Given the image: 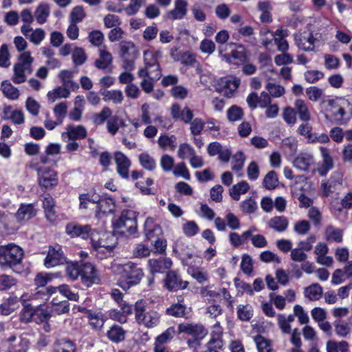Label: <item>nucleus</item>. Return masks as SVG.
I'll return each mask as SVG.
<instances>
[{
    "mask_svg": "<svg viewBox=\"0 0 352 352\" xmlns=\"http://www.w3.org/2000/svg\"><path fill=\"white\" fill-rule=\"evenodd\" d=\"M258 352H275L271 340L263 336L257 335L254 338Z\"/></svg>",
    "mask_w": 352,
    "mask_h": 352,
    "instance_id": "79ce46f5",
    "label": "nucleus"
},
{
    "mask_svg": "<svg viewBox=\"0 0 352 352\" xmlns=\"http://www.w3.org/2000/svg\"><path fill=\"white\" fill-rule=\"evenodd\" d=\"M38 183L45 188H52L58 184L57 173L47 168H38Z\"/></svg>",
    "mask_w": 352,
    "mask_h": 352,
    "instance_id": "f8f14e48",
    "label": "nucleus"
},
{
    "mask_svg": "<svg viewBox=\"0 0 352 352\" xmlns=\"http://www.w3.org/2000/svg\"><path fill=\"white\" fill-rule=\"evenodd\" d=\"M162 58V52L160 50H145L144 52V61L145 65L152 69L153 77L152 80H157L162 76L159 60Z\"/></svg>",
    "mask_w": 352,
    "mask_h": 352,
    "instance_id": "6e6552de",
    "label": "nucleus"
},
{
    "mask_svg": "<svg viewBox=\"0 0 352 352\" xmlns=\"http://www.w3.org/2000/svg\"><path fill=\"white\" fill-rule=\"evenodd\" d=\"M148 266L152 275L156 273H164L171 267L172 261L166 257L151 258L148 261Z\"/></svg>",
    "mask_w": 352,
    "mask_h": 352,
    "instance_id": "a211bd4d",
    "label": "nucleus"
},
{
    "mask_svg": "<svg viewBox=\"0 0 352 352\" xmlns=\"http://www.w3.org/2000/svg\"><path fill=\"white\" fill-rule=\"evenodd\" d=\"M125 331L119 325L114 324L107 331V336L108 338L114 342H120L124 340Z\"/></svg>",
    "mask_w": 352,
    "mask_h": 352,
    "instance_id": "37998d69",
    "label": "nucleus"
},
{
    "mask_svg": "<svg viewBox=\"0 0 352 352\" xmlns=\"http://www.w3.org/2000/svg\"><path fill=\"white\" fill-rule=\"evenodd\" d=\"M100 94L102 96L104 101L112 102L115 104H121L124 100L123 94L120 90L100 89Z\"/></svg>",
    "mask_w": 352,
    "mask_h": 352,
    "instance_id": "7c9ffc66",
    "label": "nucleus"
},
{
    "mask_svg": "<svg viewBox=\"0 0 352 352\" xmlns=\"http://www.w3.org/2000/svg\"><path fill=\"white\" fill-rule=\"evenodd\" d=\"M206 345L219 349V350L222 349L223 346V334L211 331L210 338Z\"/></svg>",
    "mask_w": 352,
    "mask_h": 352,
    "instance_id": "e2e57ef3",
    "label": "nucleus"
},
{
    "mask_svg": "<svg viewBox=\"0 0 352 352\" xmlns=\"http://www.w3.org/2000/svg\"><path fill=\"white\" fill-rule=\"evenodd\" d=\"M69 95L70 90L67 89L66 87L60 86L52 91H49L47 93V98L49 100L53 102L59 98H67Z\"/></svg>",
    "mask_w": 352,
    "mask_h": 352,
    "instance_id": "49530a36",
    "label": "nucleus"
},
{
    "mask_svg": "<svg viewBox=\"0 0 352 352\" xmlns=\"http://www.w3.org/2000/svg\"><path fill=\"white\" fill-rule=\"evenodd\" d=\"M72 60L75 65H82L87 60V55L81 47H76L72 52Z\"/></svg>",
    "mask_w": 352,
    "mask_h": 352,
    "instance_id": "0e129e2a",
    "label": "nucleus"
},
{
    "mask_svg": "<svg viewBox=\"0 0 352 352\" xmlns=\"http://www.w3.org/2000/svg\"><path fill=\"white\" fill-rule=\"evenodd\" d=\"M67 103L62 102L57 104L54 108L56 119L59 123H62L67 113Z\"/></svg>",
    "mask_w": 352,
    "mask_h": 352,
    "instance_id": "bf43d9fd",
    "label": "nucleus"
},
{
    "mask_svg": "<svg viewBox=\"0 0 352 352\" xmlns=\"http://www.w3.org/2000/svg\"><path fill=\"white\" fill-rule=\"evenodd\" d=\"M23 250L15 244L0 246V265L4 267L14 268L21 263Z\"/></svg>",
    "mask_w": 352,
    "mask_h": 352,
    "instance_id": "7ed1b4c3",
    "label": "nucleus"
},
{
    "mask_svg": "<svg viewBox=\"0 0 352 352\" xmlns=\"http://www.w3.org/2000/svg\"><path fill=\"white\" fill-rule=\"evenodd\" d=\"M93 248L97 251L110 253L116 247V239L113 234L107 232H99L94 230L90 239Z\"/></svg>",
    "mask_w": 352,
    "mask_h": 352,
    "instance_id": "39448f33",
    "label": "nucleus"
},
{
    "mask_svg": "<svg viewBox=\"0 0 352 352\" xmlns=\"http://www.w3.org/2000/svg\"><path fill=\"white\" fill-rule=\"evenodd\" d=\"M240 208L244 213L252 214L257 210L258 206L254 199L250 197L240 204Z\"/></svg>",
    "mask_w": 352,
    "mask_h": 352,
    "instance_id": "4d7b16f0",
    "label": "nucleus"
},
{
    "mask_svg": "<svg viewBox=\"0 0 352 352\" xmlns=\"http://www.w3.org/2000/svg\"><path fill=\"white\" fill-rule=\"evenodd\" d=\"M111 110L109 107H104L99 113H96L93 116V122L96 125L102 124L111 116Z\"/></svg>",
    "mask_w": 352,
    "mask_h": 352,
    "instance_id": "052dcab7",
    "label": "nucleus"
},
{
    "mask_svg": "<svg viewBox=\"0 0 352 352\" xmlns=\"http://www.w3.org/2000/svg\"><path fill=\"white\" fill-rule=\"evenodd\" d=\"M88 318L90 324L96 329H101L105 322V317L101 312H92L89 311Z\"/></svg>",
    "mask_w": 352,
    "mask_h": 352,
    "instance_id": "09e8293b",
    "label": "nucleus"
},
{
    "mask_svg": "<svg viewBox=\"0 0 352 352\" xmlns=\"http://www.w3.org/2000/svg\"><path fill=\"white\" fill-rule=\"evenodd\" d=\"M314 162V157L311 153H300L294 160L293 164L297 169L307 172L309 170Z\"/></svg>",
    "mask_w": 352,
    "mask_h": 352,
    "instance_id": "393cba45",
    "label": "nucleus"
},
{
    "mask_svg": "<svg viewBox=\"0 0 352 352\" xmlns=\"http://www.w3.org/2000/svg\"><path fill=\"white\" fill-rule=\"evenodd\" d=\"M345 103H348V101L343 98L323 100L321 105L324 111L325 118L333 120L339 125L346 124L348 120L344 118L346 111L344 104Z\"/></svg>",
    "mask_w": 352,
    "mask_h": 352,
    "instance_id": "f03ea898",
    "label": "nucleus"
},
{
    "mask_svg": "<svg viewBox=\"0 0 352 352\" xmlns=\"http://www.w3.org/2000/svg\"><path fill=\"white\" fill-rule=\"evenodd\" d=\"M189 124H190V133L194 136L200 135L205 126V122L199 118H196L195 119L192 118V121Z\"/></svg>",
    "mask_w": 352,
    "mask_h": 352,
    "instance_id": "69168bd1",
    "label": "nucleus"
},
{
    "mask_svg": "<svg viewBox=\"0 0 352 352\" xmlns=\"http://www.w3.org/2000/svg\"><path fill=\"white\" fill-rule=\"evenodd\" d=\"M173 173L176 177H182L186 180L190 179V174L184 162L178 163L175 166Z\"/></svg>",
    "mask_w": 352,
    "mask_h": 352,
    "instance_id": "680f3d73",
    "label": "nucleus"
},
{
    "mask_svg": "<svg viewBox=\"0 0 352 352\" xmlns=\"http://www.w3.org/2000/svg\"><path fill=\"white\" fill-rule=\"evenodd\" d=\"M29 344L28 339L12 336L7 340V350L8 352H27Z\"/></svg>",
    "mask_w": 352,
    "mask_h": 352,
    "instance_id": "4be33fe9",
    "label": "nucleus"
},
{
    "mask_svg": "<svg viewBox=\"0 0 352 352\" xmlns=\"http://www.w3.org/2000/svg\"><path fill=\"white\" fill-rule=\"evenodd\" d=\"M176 138L174 135L168 136L166 135H160L158 138L157 143L160 148L166 149L169 147L171 150H174L175 146Z\"/></svg>",
    "mask_w": 352,
    "mask_h": 352,
    "instance_id": "6e6d98bb",
    "label": "nucleus"
},
{
    "mask_svg": "<svg viewBox=\"0 0 352 352\" xmlns=\"http://www.w3.org/2000/svg\"><path fill=\"white\" fill-rule=\"evenodd\" d=\"M115 162L117 166L118 173L123 178H129V169L131 166V161L122 152L118 151L114 154Z\"/></svg>",
    "mask_w": 352,
    "mask_h": 352,
    "instance_id": "b1692460",
    "label": "nucleus"
},
{
    "mask_svg": "<svg viewBox=\"0 0 352 352\" xmlns=\"http://www.w3.org/2000/svg\"><path fill=\"white\" fill-rule=\"evenodd\" d=\"M35 309L30 305H25L19 314V320L24 323L31 322L34 316Z\"/></svg>",
    "mask_w": 352,
    "mask_h": 352,
    "instance_id": "13d9d810",
    "label": "nucleus"
},
{
    "mask_svg": "<svg viewBox=\"0 0 352 352\" xmlns=\"http://www.w3.org/2000/svg\"><path fill=\"white\" fill-rule=\"evenodd\" d=\"M144 227L145 236L148 240H153L162 232L161 228L155 223L154 219L151 217L146 218Z\"/></svg>",
    "mask_w": 352,
    "mask_h": 352,
    "instance_id": "2f4dec72",
    "label": "nucleus"
},
{
    "mask_svg": "<svg viewBox=\"0 0 352 352\" xmlns=\"http://www.w3.org/2000/svg\"><path fill=\"white\" fill-rule=\"evenodd\" d=\"M96 203L97 204L96 216L98 218L101 214L112 213L116 208L113 199L109 197L101 198L96 200Z\"/></svg>",
    "mask_w": 352,
    "mask_h": 352,
    "instance_id": "a878e982",
    "label": "nucleus"
},
{
    "mask_svg": "<svg viewBox=\"0 0 352 352\" xmlns=\"http://www.w3.org/2000/svg\"><path fill=\"white\" fill-rule=\"evenodd\" d=\"M170 114L175 120H181L185 124L190 123L194 116L192 111L188 107L183 109L181 108L180 104L174 103L170 107Z\"/></svg>",
    "mask_w": 352,
    "mask_h": 352,
    "instance_id": "f3484780",
    "label": "nucleus"
},
{
    "mask_svg": "<svg viewBox=\"0 0 352 352\" xmlns=\"http://www.w3.org/2000/svg\"><path fill=\"white\" fill-rule=\"evenodd\" d=\"M320 153L322 157V162L318 171L322 176L327 175V172L333 168V162L329 151L327 148L321 147Z\"/></svg>",
    "mask_w": 352,
    "mask_h": 352,
    "instance_id": "c85d7f7f",
    "label": "nucleus"
},
{
    "mask_svg": "<svg viewBox=\"0 0 352 352\" xmlns=\"http://www.w3.org/2000/svg\"><path fill=\"white\" fill-rule=\"evenodd\" d=\"M69 303L67 300L60 301L59 302L52 303L51 308L52 316L61 315L69 312Z\"/></svg>",
    "mask_w": 352,
    "mask_h": 352,
    "instance_id": "603ef678",
    "label": "nucleus"
},
{
    "mask_svg": "<svg viewBox=\"0 0 352 352\" xmlns=\"http://www.w3.org/2000/svg\"><path fill=\"white\" fill-rule=\"evenodd\" d=\"M226 114L228 120L231 122L242 120L244 116L243 109L236 105H232L227 110Z\"/></svg>",
    "mask_w": 352,
    "mask_h": 352,
    "instance_id": "8fccbe9b",
    "label": "nucleus"
},
{
    "mask_svg": "<svg viewBox=\"0 0 352 352\" xmlns=\"http://www.w3.org/2000/svg\"><path fill=\"white\" fill-rule=\"evenodd\" d=\"M178 331L181 333H184L191 336L195 340H201L207 334V331L203 325L188 322L179 324Z\"/></svg>",
    "mask_w": 352,
    "mask_h": 352,
    "instance_id": "4468645a",
    "label": "nucleus"
},
{
    "mask_svg": "<svg viewBox=\"0 0 352 352\" xmlns=\"http://www.w3.org/2000/svg\"><path fill=\"white\" fill-rule=\"evenodd\" d=\"M137 213L131 210H124L119 217L113 221V227L115 230H121L127 234H135L137 231Z\"/></svg>",
    "mask_w": 352,
    "mask_h": 352,
    "instance_id": "423d86ee",
    "label": "nucleus"
},
{
    "mask_svg": "<svg viewBox=\"0 0 352 352\" xmlns=\"http://www.w3.org/2000/svg\"><path fill=\"white\" fill-rule=\"evenodd\" d=\"M322 287L318 283H313L305 288L304 294L311 301L320 299L322 295Z\"/></svg>",
    "mask_w": 352,
    "mask_h": 352,
    "instance_id": "ea45409f",
    "label": "nucleus"
},
{
    "mask_svg": "<svg viewBox=\"0 0 352 352\" xmlns=\"http://www.w3.org/2000/svg\"><path fill=\"white\" fill-rule=\"evenodd\" d=\"M50 14V7L47 3H41L36 7L34 16L39 24L45 23Z\"/></svg>",
    "mask_w": 352,
    "mask_h": 352,
    "instance_id": "f704fd0d",
    "label": "nucleus"
},
{
    "mask_svg": "<svg viewBox=\"0 0 352 352\" xmlns=\"http://www.w3.org/2000/svg\"><path fill=\"white\" fill-rule=\"evenodd\" d=\"M65 136L70 140L84 139L87 136V130L82 125H69L67 127V131L62 133L63 138H65Z\"/></svg>",
    "mask_w": 352,
    "mask_h": 352,
    "instance_id": "cd10ccee",
    "label": "nucleus"
},
{
    "mask_svg": "<svg viewBox=\"0 0 352 352\" xmlns=\"http://www.w3.org/2000/svg\"><path fill=\"white\" fill-rule=\"evenodd\" d=\"M295 44L297 47L305 52H313L315 49V43L317 38L311 32H304L294 34Z\"/></svg>",
    "mask_w": 352,
    "mask_h": 352,
    "instance_id": "9b49d317",
    "label": "nucleus"
},
{
    "mask_svg": "<svg viewBox=\"0 0 352 352\" xmlns=\"http://www.w3.org/2000/svg\"><path fill=\"white\" fill-rule=\"evenodd\" d=\"M294 109L300 120L307 122L311 120V113L305 100L297 99L294 102Z\"/></svg>",
    "mask_w": 352,
    "mask_h": 352,
    "instance_id": "c756f323",
    "label": "nucleus"
},
{
    "mask_svg": "<svg viewBox=\"0 0 352 352\" xmlns=\"http://www.w3.org/2000/svg\"><path fill=\"white\" fill-rule=\"evenodd\" d=\"M1 89L3 96L9 100H16L20 96L19 89L14 87L9 80L2 81Z\"/></svg>",
    "mask_w": 352,
    "mask_h": 352,
    "instance_id": "72a5a7b5",
    "label": "nucleus"
},
{
    "mask_svg": "<svg viewBox=\"0 0 352 352\" xmlns=\"http://www.w3.org/2000/svg\"><path fill=\"white\" fill-rule=\"evenodd\" d=\"M325 236L327 241L341 243L342 241L343 231L329 225L325 229Z\"/></svg>",
    "mask_w": 352,
    "mask_h": 352,
    "instance_id": "c03bdc74",
    "label": "nucleus"
},
{
    "mask_svg": "<svg viewBox=\"0 0 352 352\" xmlns=\"http://www.w3.org/2000/svg\"><path fill=\"white\" fill-rule=\"evenodd\" d=\"M188 281H182L175 271H170L165 278V286L170 291L184 289L187 287Z\"/></svg>",
    "mask_w": 352,
    "mask_h": 352,
    "instance_id": "412c9836",
    "label": "nucleus"
},
{
    "mask_svg": "<svg viewBox=\"0 0 352 352\" xmlns=\"http://www.w3.org/2000/svg\"><path fill=\"white\" fill-rule=\"evenodd\" d=\"M194 148L188 143H182L179 146L177 156L182 160L190 158L195 153Z\"/></svg>",
    "mask_w": 352,
    "mask_h": 352,
    "instance_id": "5fc2aeb1",
    "label": "nucleus"
},
{
    "mask_svg": "<svg viewBox=\"0 0 352 352\" xmlns=\"http://www.w3.org/2000/svg\"><path fill=\"white\" fill-rule=\"evenodd\" d=\"M58 290L59 292L67 298L69 300L72 301H78L79 299V296L77 293L73 292L69 285L63 284L58 287H56V291Z\"/></svg>",
    "mask_w": 352,
    "mask_h": 352,
    "instance_id": "338daca9",
    "label": "nucleus"
},
{
    "mask_svg": "<svg viewBox=\"0 0 352 352\" xmlns=\"http://www.w3.org/2000/svg\"><path fill=\"white\" fill-rule=\"evenodd\" d=\"M120 56L124 58H135L137 50L132 41H123L120 43Z\"/></svg>",
    "mask_w": 352,
    "mask_h": 352,
    "instance_id": "a19ab883",
    "label": "nucleus"
},
{
    "mask_svg": "<svg viewBox=\"0 0 352 352\" xmlns=\"http://www.w3.org/2000/svg\"><path fill=\"white\" fill-rule=\"evenodd\" d=\"M188 2L186 0H175L174 8L166 12L167 19L171 21L181 20L187 14Z\"/></svg>",
    "mask_w": 352,
    "mask_h": 352,
    "instance_id": "5701e85b",
    "label": "nucleus"
},
{
    "mask_svg": "<svg viewBox=\"0 0 352 352\" xmlns=\"http://www.w3.org/2000/svg\"><path fill=\"white\" fill-rule=\"evenodd\" d=\"M135 320L138 324H144L147 328L157 326L160 320V315L154 310L145 311L142 302H137L135 307Z\"/></svg>",
    "mask_w": 352,
    "mask_h": 352,
    "instance_id": "0eeeda50",
    "label": "nucleus"
},
{
    "mask_svg": "<svg viewBox=\"0 0 352 352\" xmlns=\"http://www.w3.org/2000/svg\"><path fill=\"white\" fill-rule=\"evenodd\" d=\"M222 56L229 63L243 65L248 61V51L243 45H238L236 50L230 54H223Z\"/></svg>",
    "mask_w": 352,
    "mask_h": 352,
    "instance_id": "2eb2a0df",
    "label": "nucleus"
},
{
    "mask_svg": "<svg viewBox=\"0 0 352 352\" xmlns=\"http://www.w3.org/2000/svg\"><path fill=\"white\" fill-rule=\"evenodd\" d=\"M54 352H76V344L67 338L59 339L54 343Z\"/></svg>",
    "mask_w": 352,
    "mask_h": 352,
    "instance_id": "473e14b6",
    "label": "nucleus"
},
{
    "mask_svg": "<svg viewBox=\"0 0 352 352\" xmlns=\"http://www.w3.org/2000/svg\"><path fill=\"white\" fill-rule=\"evenodd\" d=\"M18 63L14 65V75L12 80L15 84H21L26 81L27 74L32 72V64L34 58L30 52H25L20 54Z\"/></svg>",
    "mask_w": 352,
    "mask_h": 352,
    "instance_id": "20e7f679",
    "label": "nucleus"
},
{
    "mask_svg": "<svg viewBox=\"0 0 352 352\" xmlns=\"http://www.w3.org/2000/svg\"><path fill=\"white\" fill-rule=\"evenodd\" d=\"M81 263H67L66 266V274L68 278L74 280L80 276Z\"/></svg>",
    "mask_w": 352,
    "mask_h": 352,
    "instance_id": "864d4df0",
    "label": "nucleus"
},
{
    "mask_svg": "<svg viewBox=\"0 0 352 352\" xmlns=\"http://www.w3.org/2000/svg\"><path fill=\"white\" fill-rule=\"evenodd\" d=\"M66 261L62 248L57 245L54 248H50L48 250L47 256L44 261V265L46 267H53L58 265L63 264Z\"/></svg>",
    "mask_w": 352,
    "mask_h": 352,
    "instance_id": "ddd939ff",
    "label": "nucleus"
},
{
    "mask_svg": "<svg viewBox=\"0 0 352 352\" xmlns=\"http://www.w3.org/2000/svg\"><path fill=\"white\" fill-rule=\"evenodd\" d=\"M241 80L234 76H228L220 78L219 86L221 91L227 97H231L234 92L238 89Z\"/></svg>",
    "mask_w": 352,
    "mask_h": 352,
    "instance_id": "dca6fc26",
    "label": "nucleus"
},
{
    "mask_svg": "<svg viewBox=\"0 0 352 352\" xmlns=\"http://www.w3.org/2000/svg\"><path fill=\"white\" fill-rule=\"evenodd\" d=\"M80 280L82 283L87 287L94 284H98L100 278L97 270L91 263L81 262Z\"/></svg>",
    "mask_w": 352,
    "mask_h": 352,
    "instance_id": "1a4fd4ad",
    "label": "nucleus"
},
{
    "mask_svg": "<svg viewBox=\"0 0 352 352\" xmlns=\"http://www.w3.org/2000/svg\"><path fill=\"white\" fill-rule=\"evenodd\" d=\"M56 292V287H36L35 292L33 294L34 298H39L43 300H47L49 299L51 295Z\"/></svg>",
    "mask_w": 352,
    "mask_h": 352,
    "instance_id": "de8ad7c7",
    "label": "nucleus"
},
{
    "mask_svg": "<svg viewBox=\"0 0 352 352\" xmlns=\"http://www.w3.org/2000/svg\"><path fill=\"white\" fill-rule=\"evenodd\" d=\"M250 189V185L245 181H242L234 185L230 189V195L235 201L240 199L241 194L246 193Z\"/></svg>",
    "mask_w": 352,
    "mask_h": 352,
    "instance_id": "58836bf2",
    "label": "nucleus"
},
{
    "mask_svg": "<svg viewBox=\"0 0 352 352\" xmlns=\"http://www.w3.org/2000/svg\"><path fill=\"white\" fill-rule=\"evenodd\" d=\"M58 77L61 80L62 87L67 88L71 91H76L79 89L78 84L74 81V72L70 70H61L58 74Z\"/></svg>",
    "mask_w": 352,
    "mask_h": 352,
    "instance_id": "bb28decb",
    "label": "nucleus"
},
{
    "mask_svg": "<svg viewBox=\"0 0 352 352\" xmlns=\"http://www.w3.org/2000/svg\"><path fill=\"white\" fill-rule=\"evenodd\" d=\"M111 269L114 274L120 276L118 285L124 290L138 285L144 275L143 270L133 262L113 263Z\"/></svg>",
    "mask_w": 352,
    "mask_h": 352,
    "instance_id": "f257e3e1",
    "label": "nucleus"
},
{
    "mask_svg": "<svg viewBox=\"0 0 352 352\" xmlns=\"http://www.w3.org/2000/svg\"><path fill=\"white\" fill-rule=\"evenodd\" d=\"M263 184L266 189H274L278 184L276 173L274 170L269 171L263 179Z\"/></svg>",
    "mask_w": 352,
    "mask_h": 352,
    "instance_id": "3c124183",
    "label": "nucleus"
},
{
    "mask_svg": "<svg viewBox=\"0 0 352 352\" xmlns=\"http://www.w3.org/2000/svg\"><path fill=\"white\" fill-rule=\"evenodd\" d=\"M85 12L82 6L74 7L69 15L70 22L77 23L81 22L85 17Z\"/></svg>",
    "mask_w": 352,
    "mask_h": 352,
    "instance_id": "774afa93",
    "label": "nucleus"
},
{
    "mask_svg": "<svg viewBox=\"0 0 352 352\" xmlns=\"http://www.w3.org/2000/svg\"><path fill=\"white\" fill-rule=\"evenodd\" d=\"M173 252L178 254L182 261V263L186 265L190 264V260L194 257L193 252L190 251L188 246L186 248L181 247L179 242L175 243Z\"/></svg>",
    "mask_w": 352,
    "mask_h": 352,
    "instance_id": "4c0bfd02",
    "label": "nucleus"
},
{
    "mask_svg": "<svg viewBox=\"0 0 352 352\" xmlns=\"http://www.w3.org/2000/svg\"><path fill=\"white\" fill-rule=\"evenodd\" d=\"M36 213L34 204H21L14 216L18 222L23 223L34 218Z\"/></svg>",
    "mask_w": 352,
    "mask_h": 352,
    "instance_id": "aec40b11",
    "label": "nucleus"
},
{
    "mask_svg": "<svg viewBox=\"0 0 352 352\" xmlns=\"http://www.w3.org/2000/svg\"><path fill=\"white\" fill-rule=\"evenodd\" d=\"M113 57L110 52L106 50V46L100 50L99 58L94 62L96 68L103 70L106 73L112 72Z\"/></svg>",
    "mask_w": 352,
    "mask_h": 352,
    "instance_id": "6ab92c4d",
    "label": "nucleus"
},
{
    "mask_svg": "<svg viewBox=\"0 0 352 352\" xmlns=\"http://www.w3.org/2000/svg\"><path fill=\"white\" fill-rule=\"evenodd\" d=\"M288 225V219L283 216L274 217L270 219L268 222V226L271 228L279 232L286 230Z\"/></svg>",
    "mask_w": 352,
    "mask_h": 352,
    "instance_id": "e433bc0d",
    "label": "nucleus"
},
{
    "mask_svg": "<svg viewBox=\"0 0 352 352\" xmlns=\"http://www.w3.org/2000/svg\"><path fill=\"white\" fill-rule=\"evenodd\" d=\"M187 307L182 301L177 303L172 304L166 310V314L168 316L175 318H185L186 315Z\"/></svg>",
    "mask_w": 352,
    "mask_h": 352,
    "instance_id": "c9c22d12",
    "label": "nucleus"
},
{
    "mask_svg": "<svg viewBox=\"0 0 352 352\" xmlns=\"http://www.w3.org/2000/svg\"><path fill=\"white\" fill-rule=\"evenodd\" d=\"M94 231L91 226L80 225L75 222H70L65 226V232L72 238L80 237L82 239H91V234Z\"/></svg>",
    "mask_w": 352,
    "mask_h": 352,
    "instance_id": "9d476101",
    "label": "nucleus"
},
{
    "mask_svg": "<svg viewBox=\"0 0 352 352\" xmlns=\"http://www.w3.org/2000/svg\"><path fill=\"white\" fill-rule=\"evenodd\" d=\"M139 162L146 170L153 171L156 168L155 159L147 153H142L139 155Z\"/></svg>",
    "mask_w": 352,
    "mask_h": 352,
    "instance_id": "a18cd8bd",
    "label": "nucleus"
}]
</instances>
